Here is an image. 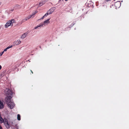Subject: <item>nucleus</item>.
<instances>
[{"label":"nucleus","instance_id":"nucleus-20","mask_svg":"<svg viewBox=\"0 0 129 129\" xmlns=\"http://www.w3.org/2000/svg\"><path fill=\"white\" fill-rule=\"evenodd\" d=\"M4 52L3 51L1 52L0 53V56H2V55L3 54V53H4Z\"/></svg>","mask_w":129,"mask_h":129},{"label":"nucleus","instance_id":"nucleus-16","mask_svg":"<svg viewBox=\"0 0 129 129\" xmlns=\"http://www.w3.org/2000/svg\"><path fill=\"white\" fill-rule=\"evenodd\" d=\"M37 12L38 11H36L33 13L31 15H32V16H33L34 15L36 14L37 13Z\"/></svg>","mask_w":129,"mask_h":129},{"label":"nucleus","instance_id":"nucleus-22","mask_svg":"<svg viewBox=\"0 0 129 129\" xmlns=\"http://www.w3.org/2000/svg\"><path fill=\"white\" fill-rule=\"evenodd\" d=\"M28 19V18L27 17H26L25 18V19H24V20H25V21H26Z\"/></svg>","mask_w":129,"mask_h":129},{"label":"nucleus","instance_id":"nucleus-4","mask_svg":"<svg viewBox=\"0 0 129 129\" xmlns=\"http://www.w3.org/2000/svg\"><path fill=\"white\" fill-rule=\"evenodd\" d=\"M12 96H7L5 99V101L6 103L7 104L11 102H12L11 100V99L12 98Z\"/></svg>","mask_w":129,"mask_h":129},{"label":"nucleus","instance_id":"nucleus-3","mask_svg":"<svg viewBox=\"0 0 129 129\" xmlns=\"http://www.w3.org/2000/svg\"><path fill=\"white\" fill-rule=\"evenodd\" d=\"M5 95L7 96H12V91L9 89H6L5 90Z\"/></svg>","mask_w":129,"mask_h":129},{"label":"nucleus","instance_id":"nucleus-5","mask_svg":"<svg viewBox=\"0 0 129 129\" xmlns=\"http://www.w3.org/2000/svg\"><path fill=\"white\" fill-rule=\"evenodd\" d=\"M8 107L10 109H13L15 106L14 103L13 102H11L7 104Z\"/></svg>","mask_w":129,"mask_h":129},{"label":"nucleus","instance_id":"nucleus-13","mask_svg":"<svg viewBox=\"0 0 129 129\" xmlns=\"http://www.w3.org/2000/svg\"><path fill=\"white\" fill-rule=\"evenodd\" d=\"M45 4V1L41 2L39 3V6L40 7L42 5L44 4Z\"/></svg>","mask_w":129,"mask_h":129},{"label":"nucleus","instance_id":"nucleus-14","mask_svg":"<svg viewBox=\"0 0 129 129\" xmlns=\"http://www.w3.org/2000/svg\"><path fill=\"white\" fill-rule=\"evenodd\" d=\"M120 4L121 3H120L119 2H118L115 3V5L116 6L117 5H119V6L117 7L119 8L120 6Z\"/></svg>","mask_w":129,"mask_h":129},{"label":"nucleus","instance_id":"nucleus-6","mask_svg":"<svg viewBox=\"0 0 129 129\" xmlns=\"http://www.w3.org/2000/svg\"><path fill=\"white\" fill-rule=\"evenodd\" d=\"M3 122H4V124L7 128H8L10 127V125L8 123V121L6 120L4 121Z\"/></svg>","mask_w":129,"mask_h":129},{"label":"nucleus","instance_id":"nucleus-10","mask_svg":"<svg viewBox=\"0 0 129 129\" xmlns=\"http://www.w3.org/2000/svg\"><path fill=\"white\" fill-rule=\"evenodd\" d=\"M27 33H25L23 34L21 37V39H23L25 38L26 36H27Z\"/></svg>","mask_w":129,"mask_h":129},{"label":"nucleus","instance_id":"nucleus-2","mask_svg":"<svg viewBox=\"0 0 129 129\" xmlns=\"http://www.w3.org/2000/svg\"><path fill=\"white\" fill-rule=\"evenodd\" d=\"M15 22L14 19H12L8 21L5 25L6 28H8L10 26H12L13 24Z\"/></svg>","mask_w":129,"mask_h":129},{"label":"nucleus","instance_id":"nucleus-15","mask_svg":"<svg viewBox=\"0 0 129 129\" xmlns=\"http://www.w3.org/2000/svg\"><path fill=\"white\" fill-rule=\"evenodd\" d=\"M17 120H20V116L19 114H18L17 115Z\"/></svg>","mask_w":129,"mask_h":129},{"label":"nucleus","instance_id":"nucleus-25","mask_svg":"<svg viewBox=\"0 0 129 129\" xmlns=\"http://www.w3.org/2000/svg\"><path fill=\"white\" fill-rule=\"evenodd\" d=\"M61 0H59V1H58V2H60L61 1Z\"/></svg>","mask_w":129,"mask_h":129},{"label":"nucleus","instance_id":"nucleus-28","mask_svg":"<svg viewBox=\"0 0 129 129\" xmlns=\"http://www.w3.org/2000/svg\"><path fill=\"white\" fill-rule=\"evenodd\" d=\"M1 3H0V5H1Z\"/></svg>","mask_w":129,"mask_h":129},{"label":"nucleus","instance_id":"nucleus-1","mask_svg":"<svg viewBox=\"0 0 129 129\" xmlns=\"http://www.w3.org/2000/svg\"><path fill=\"white\" fill-rule=\"evenodd\" d=\"M50 19V18H49L46 20L44 21L43 23H41L37 25V26L35 27L34 29H36L37 28H39V27L41 28V27H42L43 26H45L49 24L50 22L49 21Z\"/></svg>","mask_w":129,"mask_h":129},{"label":"nucleus","instance_id":"nucleus-18","mask_svg":"<svg viewBox=\"0 0 129 129\" xmlns=\"http://www.w3.org/2000/svg\"><path fill=\"white\" fill-rule=\"evenodd\" d=\"M25 20L24 19H23L22 20L20 21V23H23L24 22H25Z\"/></svg>","mask_w":129,"mask_h":129},{"label":"nucleus","instance_id":"nucleus-12","mask_svg":"<svg viewBox=\"0 0 129 129\" xmlns=\"http://www.w3.org/2000/svg\"><path fill=\"white\" fill-rule=\"evenodd\" d=\"M12 47H13V46L12 45H11L10 46H9L6 49H4V50L3 51L4 52H5H5L9 48H11Z\"/></svg>","mask_w":129,"mask_h":129},{"label":"nucleus","instance_id":"nucleus-7","mask_svg":"<svg viewBox=\"0 0 129 129\" xmlns=\"http://www.w3.org/2000/svg\"><path fill=\"white\" fill-rule=\"evenodd\" d=\"M21 42L19 40H17L15 41L13 43V45L15 46L18 45L20 44Z\"/></svg>","mask_w":129,"mask_h":129},{"label":"nucleus","instance_id":"nucleus-9","mask_svg":"<svg viewBox=\"0 0 129 129\" xmlns=\"http://www.w3.org/2000/svg\"><path fill=\"white\" fill-rule=\"evenodd\" d=\"M4 105L3 103L0 100V109H2L4 107Z\"/></svg>","mask_w":129,"mask_h":129},{"label":"nucleus","instance_id":"nucleus-29","mask_svg":"<svg viewBox=\"0 0 129 129\" xmlns=\"http://www.w3.org/2000/svg\"><path fill=\"white\" fill-rule=\"evenodd\" d=\"M13 10H12L11 11H13Z\"/></svg>","mask_w":129,"mask_h":129},{"label":"nucleus","instance_id":"nucleus-17","mask_svg":"<svg viewBox=\"0 0 129 129\" xmlns=\"http://www.w3.org/2000/svg\"><path fill=\"white\" fill-rule=\"evenodd\" d=\"M50 15L49 14V13L47 11V13L45 14V15H44V16L45 17H46L48 15Z\"/></svg>","mask_w":129,"mask_h":129},{"label":"nucleus","instance_id":"nucleus-24","mask_svg":"<svg viewBox=\"0 0 129 129\" xmlns=\"http://www.w3.org/2000/svg\"><path fill=\"white\" fill-rule=\"evenodd\" d=\"M2 68V67L1 66V65H0V70Z\"/></svg>","mask_w":129,"mask_h":129},{"label":"nucleus","instance_id":"nucleus-11","mask_svg":"<svg viewBox=\"0 0 129 129\" xmlns=\"http://www.w3.org/2000/svg\"><path fill=\"white\" fill-rule=\"evenodd\" d=\"M21 8V7L20 6L18 5H16L14 7V8L15 9H20Z\"/></svg>","mask_w":129,"mask_h":129},{"label":"nucleus","instance_id":"nucleus-19","mask_svg":"<svg viewBox=\"0 0 129 129\" xmlns=\"http://www.w3.org/2000/svg\"><path fill=\"white\" fill-rule=\"evenodd\" d=\"M32 17H33L32 15H30L29 16H28L27 17L28 18V19H29L30 18H31Z\"/></svg>","mask_w":129,"mask_h":129},{"label":"nucleus","instance_id":"nucleus-8","mask_svg":"<svg viewBox=\"0 0 129 129\" xmlns=\"http://www.w3.org/2000/svg\"><path fill=\"white\" fill-rule=\"evenodd\" d=\"M55 9V8L54 7H52L47 11L50 14H51L53 12Z\"/></svg>","mask_w":129,"mask_h":129},{"label":"nucleus","instance_id":"nucleus-23","mask_svg":"<svg viewBox=\"0 0 129 129\" xmlns=\"http://www.w3.org/2000/svg\"><path fill=\"white\" fill-rule=\"evenodd\" d=\"M0 129H3L2 126L0 125Z\"/></svg>","mask_w":129,"mask_h":129},{"label":"nucleus","instance_id":"nucleus-27","mask_svg":"<svg viewBox=\"0 0 129 129\" xmlns=\"http://www.w3.org/2000/svg\"><path fill=\"white\" fill-rule=\"evenodd\" d=\"M66 1H68V0H65Z\"/></svg>","mask_w":129,"mask_h":129},{"label":"nucleus","instance_id":"nucleus-26","mask_svg":"<svg viewBox=\"0 0 129 129\" xmlns=\"http://www.w3.org/2000/svg\"><path fill=\"white\" fill-rule=\"evenodd\" d=\"M31 72L32 73H33V72H32V71L31 70Z\"/></svg>","mask_w":129,"mask_h":129},{"label":"nucleus","instance_id":"nucleus-21","mask_svg":"<svg viewBox=\"0 0 129 129\" xmlns=\"http://www.w3.org/2000/svg\"><path fill=\"white\" fill-rule=\"evenodd\" d=\"M45 17L44 16V15L40 19H43L44 18H45Z\"/></svg>","mask_w":129,"mask_h":129}]
</instances>
